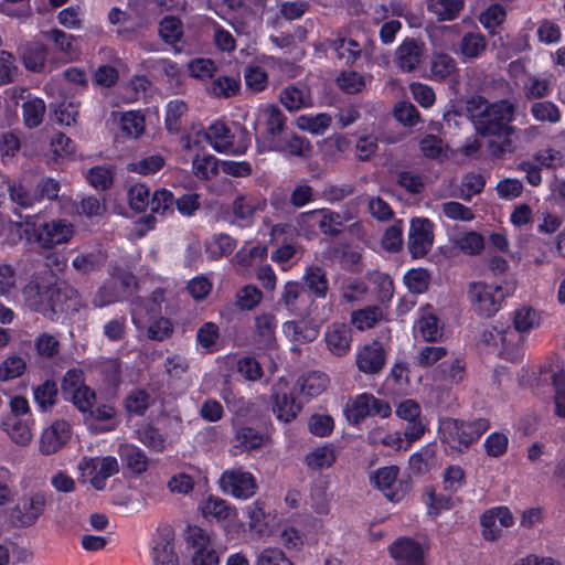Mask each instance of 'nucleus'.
Here are the masks:
<instances>
[{
    "mask_svg": "<svg viewBox=\"0 0 565 565\" xmlns=\"http://www.w3.org/2000/svg\"><path fill=\"white\" fill-rule=\"evenodd\" d=\"M26 306L43 317L54 320L68 310H77L78 291L65 281L58 280L47 269L35 275L23 288Z\"/></svg>",
    "mask_w": 565,
    "mask_h": 565,
    "instance_id": "f257e3e1",
    "label": "nucleus"
},
{
    "mask_svg": "<svg viewBox=\"0 0 565 565\" xmlns=\"http://www.w3.org/2000/svg\"><path fill=\"white\" fill-rule=\"evenodd\" d=\"M490 427L487 418L462 420L443 418L439 422L440 441L452 450L463 452L476 443Z\"/></svg>",
    "mask_w": 565,
    "mask_h": 565,
    "instance_id": "f03ea898",
    "label": "nucleus"
},
{
    "mask_svg": "<svg viewBox=\"0 0 565 565\" xmlns=\"http://www.w3.org/2000/svg\"><path fill=\"white\" fill-rule=\"evenodd\" d=\"M514 116V106L505 99L492 103L473 126L483 137H510L514 127L510 125Z\"/></svg>",
    "mask_w": 565,
    "mask_h": 565,
    "instance_id": "7ed1b4c3",
    "label": "nucleus"
},
{
    "mask_svg": "<svg viewBox=\"0 0 565 565\" xmlns=\"http://www.w3.org/2000/svg\"><path fill=\"white\" fill-rule=\"evenodd\" d=\"M47 497L43 491H31L21 495L8 510L9 524L14 529L33 526L44 514Z\"/></svg>",
    "mask_w": 565,
    "mask_h": 565,
    "instance_id": "20e7f679",
    "label": "nucleus"
},
{
    "mask_svg": "<svg viewBox=\"0 0 565 565\" xmlns=\"http://www.w3.org/2000/svg\"><path fill=\"white\" fill-rule=\"evenodd\" d=\"M514 290L512 285H488L486 282H472L469 286L468 296L473 310L481 317H492L501 307L502 301Z\"/></svg>",
    "mask_w": 565,
    "mask_h": 565,
    "instance_id": "39448f33",
    "label": "nucleus"
},
{
    "mask_svg": "<svg viewBox=\"0 0 565 565\" xmlns=\"http://www.w3.org/2000/svg\"><path fill=\"white\" fill-rule=\"evenodd\" d=\"M74 233V225L64 218L42 223L35 221V244L43 249L70 242Z\"/></svg>",
    "mask_w": 565,
    "mask_h": 565,
    "instance_id": "423d86ee",
    "label": "nucleus"
},
{
    "mask_svg": "<svg viewBox=\"0 0 565 565\" xmlns=\"http://www.w3.org/2000/svg\"><path fill=\"white\" fill-rule=\"evenodd\" d=\"M303 296L305 290L300 282L288 281L284 286L279 302L297 317L310 318L319 321L326 320L328 318L327 315H324V312H317V307L313 306V301H311L310 306H305Z\"/></svg>",
    "mask_w": 565,
    "mask_h": 565,
    "instance_id": "0eeeda50",
    "label": "nucleus"
},
{
    "mask_svg": "<svg viewBox=\"0 0 565 565\" xmlns=\"http://www.w3.org/2000/svg\"><path fill=\"white\" fill-rule=\"evenodd\" d=\"M434 243V225L426 217H414L411 221L407 248L413 258H422L428 254Z\"/></svg>",
    "mask_w": 565,
    "mask_h": 565,
    "instance_id": "6e6552de",
    "label": "nucleus"
},
{
    "mask_svg": "<svg viewBox=\"0 0 565 565\" xmlns=\"http://www.w3.org/2000/svg\"><path fill=\"white\" fill-rule=\"evenodd\" d=\"M398 468L396 466L377 469L371 477L375 487L380 489L390 501L402 500L411 486L408 482H397Z\"/></svg>",
    "mask_w": 565,
    "mask_h": 565,
    "instance_id": "1a4fd4ad",
    "label": "nucleus"
},
{
    "mask_svg": "<svg viewBox=\"0 0 565 565\" xmlns=\"http://www.w3.org/2000/svg\"><path fill=\"white\" fill-rule=\"evenodd\" d=\"M71 425L63 419L53 422L41 435L39 450L50 456L62 449L71 438Z\"/></svg>",
    "mask_w": 565,
    "mask_h": 565,
    "instance_id": "9d476101",
    "label": "nucleus"
},
{
    "mask_svg": "<svg viewBox=\"0 0 565 565\" xmlns=\"http://www.w3.org/2000/svg\"><path fill=\"white\" fill-rule=\"evenodd\" d=\"M425 54V43L414 38H406L395 51V64L404 73L414 72Z\"/></svg>",
    "mask_w": 565,
    "mask_h": 565,
    "instance_id": "9b49d317",
    "label": "nucleus"
},
{
    "mask_svg": "<svg viewBox=\"0 0 565 565\" xmlns=\"http://www.w3.org/2000/svg\"><path fill=\"white\" fill-rule=\"evenodd\" d=\"M271 391L273 412L277 415V418L285 423L294 420L299 414L301 406L295 402L289 392L288 384L280 381L273 386Z\"/></svg>",
    "mask_w": 565,
    "mask_h": 565,
    "instance_id": "f8f14e48",
    "label": "nucleus"
},
{
    "mask_svg": "<svg viewBox=\"0 0 565 565\" xmlns=\"http://www.w3.org/2000/svg\"><path fill=\"white\" fill-rule=\"evenodd\" d=\"M385 351L381 342L365 344L356 354L355 364L360 372L367 375L379 374L385 365Z\"/></svg>",
    "mask_w": 565,
    "mask_h": 565,
    "instance_id": "ddd939ff",
    "label": "nucleus"
},
{
    "mask_svg": "<svg viewBox=\"0 0 565 565\" xmlns=\"http://www.w3.org/2000/svg\"><path fill=\"white\" fill-rule=\"evenodd\" d=\"M390 554L396 565H424V550L411 537L397 539L390 546Z\"/></svg>",
    "mask_w": 565,
    "mask_h": 565,
    "instance_id": "4468645a",
    "label": "nucleus"
},
{
    "mask_svg": "<svg viewBox=\"0 0 565 565\" xmlns=\"http://www.w3.org/2000/svg\"><path fill=\"white\" fill-rule=\"evenodd\" d=\"M222 488L236 498H248L255 492V479L249 472L234 469L225 471L220 480Z\"/></svg>",
    "mask_w": 565,
    "mask_h": 565,
    "instance_id": "2eb2a0df",
    "label": "nucleus"
},
{
    "mask_svg": "<svg viewBox=\"0 0 565 565\" xmlns=\"http://www.w3.org/2000/svg\"><path fill=\"white\" fill-rule=\"evenodd\" d=\"M259 151H278L287 156L298 157L301 159H308L312 153V145L310 141L301 136L292 135L290 138L286 140H274L269 145L260 148L258 146Z\"/></svg>",
    "mask_w": 565,
    "mask_h": 565,
    "instance_id": "dca6fc26",
    "label": "nucleus"
},
{
    "mask_svg": "<svg viewBox=\"0 0 565 565\" xmlns=\"http://www.w3.org/2000/svg\"><path fill=\"white\" fill-rule=\"evenodd\" d=\"M318 214H321L322 216L318 222L322 234L337 237L343 232L344 220L347 218L343 217L340 213L327 209L301 213L298 216V223L310 221Z\"/></svg>",
    "mask_w": 565,
    "mask_h": 565,
    "instance_id": "f3484780",
    "label": "nucleus"
},
{
    "mask_svg": "<svg viewBox=\"0 0 565 565\" xmlns=\"http://www.w3.org/2000/svg\"><path fill=\"white\" fill-rule=\"evenodd\" d=\"M324 339L329 351L337 356H342L351 347V329L343 323H332L328 327Z\"/></svg>",
    "mask_w": 565,
    "mask_h": 565,
    "instance_id": "a211bd4d",
    "label": "nucleus"
},
{
    "mask_svg": "<svg viewBox=\"0 0 565 565\" xmlns=\"http://www.w3.org/2000/svg\"><path fill=\"white\" fill-rule=\"evenodd\" d=\"M174 534L170 529L159 533V539L153 545V562L156 565H179L178 555L173 547Z\"/></svg>",
    "mask_w": 565,
    "mask_h": 565,
    "instance_id": "6ab92c4d",
    "label": "nucleus"
},
{
    "mask_svg": "<svg viewBox=\"0 0 565 565\" xmlns=\"http://www.w3.org/2000/svg\"><path fill=\"white\" fill-rule=\"evenodd\" d=\"M276 320L270 313H263L255 318L254 340L258 349L268 350L275 347Z\"/></svg>",
    "mask_w": 565,
    "mask_h": 565,
    "instance_id": "aec40b11",
    "label": "nucleus"
},
{
    "mask_svg": "<svg viewBox=\"0 0 565 565\" xmlns=\"http://www.w3.org/2000/svg\"><path fill=\"white\" fill-rule=\"evenodd\" d=\"M305 291H308L316 299H324L329 291V280L327 273L319 266L308 267L303 275Z\"/></svg>",
    "mask_w": 565,
    "mask_h": 565,
    "instance_id": "412c9836",
    "label": "nucleus"
},
{
    "mask_svg": "<svg viewBox=\"0 0 565 565\" xmlns=\"http://www.w3.org/2000/svg\"><path fill=\"white\" fill-rule=\"evenodd\" d=\"M8 235L11 244L25 239L29 244H35V220L26 216L24 221H10L8 224Z\"/></svg>",
    "mask_w": 565,
    "mask_h": 565,
    "instance_id": "4be33fe9",
    "label": "nucleus"
},
{
    "mask_svg": "<svg viewBox=\"0 0 565 565\" xmlns=\"http://www.w3.org/2000/svg\"><path fill=\"white\" fill-rule=\"evenodd\" d=\"M465 0H429L427 9L434 13L438 21L455 20L462 11Z\"/></svg>",
    "mask_w": 565,
    "mask_h": 565,
    "instance_id": "5701e85b",
    "label": "nucleus"
},
{
    "mask_svg": "<svg viewBox=\"0 0 565 565\" xmlns=\"http://www.w3.org/2000/svg\"><path fill=\"white\" fill-rule=\"evenodd\" d=\"M47 56V50L44 44L34 42L28 44L21 53V60L26 70L32 72H42Z\"/></svg>",
    "mask_w": 565,
    "mask_h": 565,
    "instance_id": "b1692460",
    "label": "nucleus"
},
{
    "mask_svg": "<svg viewBox=\"0 0 565 565\" xmlns=\"http://www.w3.org/2000/svg\"><path fill=\"white\" fill-rule=\"evenodd\" d=\"M264 117L266 122V141L269 145L274 140H279L278 136L286 127V117L275 105L267 106L264 109Z\"/></svg>",
    "mask_w": 565,
    "mask_h": 565,
    "instance_id": "393cba45",
    "label": "nucleus"
},
{
    "mask_svg": "<svg viewBox=\"0 0 565 565\" xmlns=\"http://www.w3.org/2000/svg\"><path fill=\"white\" fill-rule=\"evenodd\" d=\"M46 105L40 97H33L22 104L23 124L29 129L39 127L44 119Z\"/></svg>",
    "mask_w": 565,
    "mask_h": 565,
    "instance_id": "a878e982",
    "label": "nucleus"
},
{
    "mask_svg": "<svg viewBox=\"0 0 565 565\" xmlns=\"http://www.w3.org/2000/svg\"><path fill=\"white\" fill-rule=\"evenodd\" d=\"M206 138L217 152L228 151L234 143L231 129L223 122H215L209 127Z\"/></svg>",
    "mask_w": 565,
    "mask_h": 565,
    "instance_id": "bb28decb",
    "label": "nucleus"
},
{
    "mask_svg": "<svg viewBox=\"0 0 565 565\" xmlns=\"http://www.w3.org/2000/svg\"><path fill=\"white\" fill-rule=\"evenodd\" d=\"M430 76L435 81H444L455 74L457 62L447 53H435L430 60Z\"/></svg>",
    "mask_w": 565,
    "mask_h": 565,
    "instance_id": "cd10ccee",
    "label": "nucleus"
},
{
    "mask_svg": "<svg viewBox=\"0 0 565 565\" xmlns=\"http://www.w3.org/2000/svg\"><path fill=\"white\" fill-rule=\"evenodd\" d=\"M329 379L324 373L310 372L302 375L297 384L300 387V392L309 397L320 395L328 386Z\"/></svg>",
    "mask_w": 565,
    "mask_h": 565,
    "instance_id": "c85d7f7f",
    "label": "nucleus"
},
{
    "mask_svg": "<svg viewBox=\"0 0 565 565\" xmlns=\"http://www.w3.org/2000/svg\"><path fill=\"white\" fill-rule=\"evenodd\" d=\"M487 49L486 38L478 32L466 33L459 43V52L467 58H477Z\"/></svg>",
    "mask_w": 565,
    "mask_h": 565,
    "instance_id": "c756f323",
    "label": "nucleus"
},
{
    "mask_svg": "<svg viewBox=\"0 0 565 565\" xmlns=\"http://www.w3.org/2000/svg\"><path fill=\"white\" fill-rule=\"evenodd\" d=\"M205 516H213L217 521H225L235 518V510L223 499L209 497L202 508Z\"/></svg>",
    "mask_w": 565,
    "mask_h": 565,
    "instance_id": "7c9ffc66",
    "label": "nucleus"
},
{
    "mask_svg": "<svg viewBox=\"0 0 565 565\" xmlns=\"http://www.w3.org/2000/svg\"><path fill=\"white\" fill-rule=\"evenodd\" d=\"M121 299L122 297L119 290L118 282L116 280H109L98 288V290L94 295L92 303L95 308H103L113 305Z\"/></svg>",
    "mask_w": 565,
    "mask_h": 565,
    "instance_id": "2f4dec72",
    "label": "nucleus"
},
{
    "mask_svg": "<svg viewBox=\"0 0 565 565\" xmlns=\"http://www.w3.org/2000/svg\"><path fill=\"white\" fill-rule=\"evenodd\" d=\"M281 104L290 111L299 110L307 106L309 95L299 87L290 85L285 87L280 93Z\"/></svg>",
    "mask_w": 565,
    "mask_h": 565,
    "instance_id": "473e14b6",
    "label": "nucleus"
},
{
    "mask_svg": "<svg viewBox=\"0 0 565 565\" xmlns=\"http://www.w3.org/2000/svg\"><path fill=\"white\" fill-rule=\"evenodd\" d=\"M174 195L166 189L156 190L150 199L149 207L154 214L170 215L173 213Z\"/></svg>",
    "mask_w": 565,
    "mask_h": 565,
    "instance_id": "72a5a7b5",
    "label": "nucleus"
},
{
    "mask_svg": "<svg viewBox=\"0 0 565 565\" xmlns=\"http://www.w3.org/2000/svg\"><path fill=\"white\" fill-rule=\"evenodd\" d=\"M366 278L376 287L377 299L380 302H387L393 297L394 285L392 278L381 271H370Z\"/></svg>",
    "mask_w": 565,
    "mask_h": 565,
    "instance_id": "f704fd0d",
    "label": "nucleus"
},
{
    "mask_svg": "<svg viewBox=\"0 0 565 565\" xmlns=\"http://www.w3.org/2000/svg\"><path fill=\"white\" fill-rule=\"evenodd\" d=\"M373 399V395L371 394H361L355 397L352 402V405L347 411L348 420L353 424H359L366 416L372 415L371 403Z\"/></svg>",
    "mask_w": 565,
    "mask_h": 565,
    "instance_id": "c9c22d12",
    "label": "nucleus"
},
{
    "mask_svg": "<svg viewBox=\"0 0 565 565\" xmlns=\"http://www.w3.org/2000/svg\"><path fill=\"white\" fill-rule=\"evenodd\" d=\"M438 318L433 313L423 315L417 321L418 332L427 342H436L443 337Z\"/></svg>",
    "mask_w": 565,
    "mask_h": 565,
    "instance_id": "e433bc0d",
    "label": "nucleus"
},
{
    "mask_svg": "<svg viewBox=\"0 0 565 565\" xmlns=\"http://www.w3.org/2000/svg\"><path fill=\"white\" fill-rule=\"evenodd\" d=\"M7 190L9 192L10 200L23 209L31 207L38 201L35 193H31L20 182L9 180L7 182Z\"/></svg>",
    "mask_w": 565,
    "mask_h": 565,
    "instance_id": "4c0bfd02",
    "label": "nucleus"
},
{
    "mask_svg": "<svg viewBox=\"0 0 565 565\" xmlns=\"http://www.w3.org/2000/svg\"><path fill=\"white\" fill-rule=\"evenodd\" d=\"M33 393L38 405L42 411H46L56 403L58 390L54 381L46 380L41 385H38Z\"/></svg>",
    "mask_w": 565,
    "mask_h": 565,
    "instance_id": "58836bf2",
    "label": "nucleus"
},
{
    "mask_svg": "<svg viewBox=\"0 0 565 565\" xmlns=\"http://www.w3.org/2000/svg\"><path fill=\"white\" fill-rule=\"evenodd\" d=\"M335 461V455L332 447L322 446L316 448L306 456V463L313 470L330 467Z\"/></svg>",
    "mask_w": 565,
    "mask_h": 565,
    "instance_id": "ea45409f",
    "label": "nucleus"
},
{
    "mask_svg": "<svg viewBox=\"0 0 565 565\" xmlns=\"http://www.w3.org/2000/svg\"><path fill=\"white\" fill-rule=\"evenodd\" d=\"M330 47L333 49L337 52L338 57L340 60H344L345 63L355 62L361 54L359 44L352 39L347 40L344 38H338L330 41Z\"/></svg>",
    "mask_w": 565,
    "mask_h": 565,
    "instance_id": "a19ab883",
    "label": "nucleus"
},
{
    "mask_svg": "<svg viewBox=\"0 0 565 565\" xmlns=\"http://www.w3.org/2000/svg\"><path fill=\"white\" fill-rule=\"evenodd\" d=\"M404 281L411 292L423 294L429 287L430 274L427 269L414 268L405 274Z\"/></svg>",
    "mask_w": 565,
    "mask_h": 565,
    "instance_id": "79ce46f5",
    "label": "nucleus"
},
{
    "mask_svg": "<svg viewBox=\"0 0 565 565\" xmlns=\"http://www.w3.org/2000/svg\"><path fill=\"white\" fill-rule=\"evenodd\" d=\"M331 124V117L328 114H318L316 116L302 115L297 119V126L301 130H307L313 135L323 134Z\"/></svg>",
    "mask_w": 565,
    "mask_h": 565,
    "instance_id": "37998d69",
    "label": "nucleus"
},
{
    "mask_svg": "<svg viewBox=\"0 0 565 565\" xmlns=\"http://www.w3.org/2000/svg\"><path fill=\"white\" fill-rule=\"evenodd\" d=\"M530 111L537 121L556 124L561 119L558 107L550 100L533 103Z\"/></svg>",
    "mask_w": 565,
    "mask_h": 565,
    "instance_id": "c03bdc74",
    "label": "nucleus"
},
{
    "mask_svg": "<svg viewBox=\"0 0 565 565\" xmlns=\"http://www.w3.org/2000/svg\"><path fill=\"white\" fill-rule=\"evenodd\" d=\"M152 402L145 390H135L125 398V407L129 413L142 416Z\"/></svg>",
    "mask_w": 565,
    "mask_h": 565,
    "instance_id": "a18cd8bd",
    "label": "nucleus"
},
{
    "mask_svg": "<svg viewBox=\"0 0 565 565\" xmlns=\"http://www.w3.org/2000/svg\"><path fill=\"white\" fill-rule=\"evenodd\" d=\"M188 107L182 100H172L167 106L166 128L171 134L181 131V118L185 114Z\"/></svg>",
    "mask_w": 565,
    "mask_h": 565,
    "instance_id": "49530a36",
    "label": "nucleus"
},
{
    "mask_svg": "<svg viewBox=\"0 0 565 565\" xmlns=\"http://www.w3.org/2000/svg\"><path fill=\"white\" fill-rule=\"evenodd\" d=\"M393 116L405 127H414L420 121L419 111L409 102L397 103L394 107Z\"/></svg>",
    "mask_w": 565,
    "mask_h": 565,
    "instance_id": "de8ad7c7",
    "label": "nucleus"
},
{
    "mask_svg": "<svg viewBox=\"0 0 565 565\" xmlns=\"http://www.w3.org/2000/svg\"><path fill=\"white\" fill-rule=\"evenodd\" d=\"M122 458L127 467L137 475L145 472L148 468L149 459L145 452L135 446H127L124 449Z\"/></svg>",
    "mask_w": 565,
    "mask_h": 565,
    "instance_id": "09e8293b",
    "label": "nucleus"
},
{
    "mask_svg": "<svg viewBox=\"0 0 565 565\" xmlns=\"http://www.w3.org/2000/svg\"><path fill=\"white\" fill-rule=\"evenodd\" d=\"M382 318V310L377 306H370L352 313V322L358 329L372 328Z\"/></svg>",
    "mask_w": 565,
    "mask_h": 565,
    "instance_id": "8fccbe9b",
    "label": "nucleus"
},
{
    "mask_svg": "<svg viewBox=\"0 0 565 565\" xmlns=\"http://www.w3.org/2000/svg\"><path fill=\"white\" fill-rule=\"evenodd\" d=\"M382 247L391 253L399 252L403 247V226L402 221L395 222L386 228L382 241Z\"/></svg>",
    "mask_w": 565,
    "mask_h": 565,
    "instance_id": "3c124183",
    "label": "nucleus"
},
{
    "mask_svg": "<svg viewBox=\"0 0 565 565\" xmlns=\"http://www.w3.org/2000/svg\"><path fill=\"white\" fill-rule=\"evenodd\" d=\"M218 161L214 156H204L200 158L196 156L193 159V173L195 177L202 180H207L213 175L217 174Z\"/></svg>",
    "mask_w": 565,
    "mask_h": 565,
    "instance_id": "603ef678",
    "label": "nucleus"
},
{
    "mask_svg": "<svg viewBox=\"0 0 565 565\" xmlns=\"http://www.w3.org/2000/svg\"><path fill=\"white\" fill-rule=\"evenodd\" d=\"M465 371V365L460 359H454L450 363L443 362L436 370V376L438 379L458 383L462 380V374Z\"/></svg>",
    "mask_w": 565,
    "mask_h": 565,
    "instance_id": "864d4df0",
    "label": "nucleus"
},
{
    "mask_svg": "<svg viewBox=\"0 0 565 565\" xmlns=\"http://www.w3.org/2000/svg\"><path fill=\"white\" fill-rule=\"evenodd\" d=\"M164 158L160 154H152L146 157L139 161L131 162L128 164V170L134 171L143 175L156 173L161 170L164 166Z\"/></svg>",
    "mask_w": 565,
    "mask_h": 565,
    "instance_id": "5fc2aeb1",
    "label": "nucleus"
},
{
    "mask_svg": "<svg viewBox=\"0 0 565 565\" xmlns=\"http://www.w3.org/2000/svg\"><path fill=\"white\" fill-rule=\"evenodd\" d=\"M150 190L147 185L137 183L128 191L130 207L137 212L145 211L150 203Z\"/></svg>",
    "mask_w": 565,
    "mask_h": 565,
    "instance_id": "6e6d98bb",
    "label": "nucleus"
},
{
    "mask_svg": "<svg viewBox=\"0 0 565 565\" xmlns=\"http://www.w3.org/2000/svg\"><path fill=\"white\" fill-rule=\"evenodd\" d=\"M239 89V81L232 76H218L212 83L211 90L216 97H232Z\"/></svg>",
    "mask_w": 565,
    "mask_h": 565,
    "instance_id": "4d7b16f0",
    "label": "nucleus"
},
{
    "mask_svg": "<svg viewBox=\"0 0 565 565\" xmlns=\"http://www.w3.org/2000/svg\"><path fill=\"white\" fill-rule=\"evenodd\" d=\"M25 361L18 355L7 358L0 364V381H9L19 377L25 371Z\"/></svg>",
    "mask_w": 565,
    "mask_h": 565,
    "instance_id": "13d9d810",
    "label": "nucleus"
},
{
    "mask_svg": "<svg viewBox=\"0 0 565 565\" xmlns=\"http://www.w3.org/2000/svg\"><path fill=\"white\" fill-rule=\"evenodd\" d=\"M159 32L166 43L173 44L182 35L181 21L174 17H164L160 22Z\"/></svg>",
    "mask_w": 565,
    "mask_h": 565,
    "instance_id": "bf43d9fd",
    "label": "nucleus"
},
{
    "mask_svg": "<svg viewBox=\"0 0 565 565\" xmlns=\"http://www.w3.org/2000/svg\"><path fill=\"white\" fill-rule=\"evenodd\" d=\"M84 386L85 379L83 371L79 369H71L62 379L61 390L64 398H68L70 395Z\"/></svg>",
    "mask_w": 565,
    "mask_h": 565,
    "instance_id": "052dcab7",
    "label": "nucleus"
},
{
    "mask_svg": "<svg viewBox=\"0 0 565 565\" xmlns=\"http://www.w3.org/2000/svg\"><path fill=\"white\" fill-rule=\"evenodd\" d=\"M18 72L14 56L7 51H0V85L13 83Z\"/></svg>",
    "mask_w": 565,
    "mask_h": 565,
    "instance_id": "680f3d73",
    "label": "nucleus"
},
{
    "mask_svg": "<svg viewBox=\"0 0 565 565\" xmlns=\"http://www.w3.org/2000/svg\"><path fill=\"white\" fill-rule=\"evenodd\" d=\"M67 399H70L82 414L86 415L96 403V394L94 390L85 385L70 395Z\"/></svg>",
    "mask_w": 565,
    "mask_h": 565,
    "instance_id": "e2e57ef3",
    "label": "nucleus"
},
{
    "mask_svg": "<svg viewBox=\"0 0 565 565\" xmlns=\"http://www.w3.org/2000/svg\"><path fill=\"white\" fill-rule=\"evenodd\" d=\"M138 439L147 447L161 451L164 448V438L157 428L146 425L137 430Z\"/></svg>",
    "mask_w": 565,
    "mask_h": 565,
    "instance_id": "0e129e2a",
    "label": "nucleus"
},
{
    "mask_svg": "<svg viewBox=\"0 0 565 565\" xmlns=\"http://www.w3.org/2000/svg\"><path fill=\"white\" fill-rule=\"evenodd\" d=\"M104 335L111 342H119L127 333V319L125 316L116 317L107 321L103 327Z\"/></svg>",
    "mask_w": 565,
    "mask_h": 565,
    "instance_id": "69168bd1",
    "label": "nucleus"
},
{
    "mask_svg": "<svg viewBox=\"0 0 565 565\" xmlns=\"http://www.w3.org/2000/svg\"><path fill=\"white\" fill-rule=\"evenodd\" d=\"M509 439L503 433H492L484 440V449L488 456L498 458L508 450Z\"/></svg>",
    "mask_w": 565,
    "mask_h": 565,
    "instance_id": "338daca9",
    "label": "nucleus"
},
{
    "mask_svg": "<svg viewBox=\"0 0 565 565\" xmlns=\"http://www.w3.org/2000/svg\"><path fill=\"white\" fill-rule=\"evenodd\" d=\"M256 565H294V564L280 548L267 547L258 554Z\"/></svg>",
    "mask_w": 565,
    "mask_h": 565,
    "instance_id": "774afa93",
    "label": "nucleus"
}]
</instances>
